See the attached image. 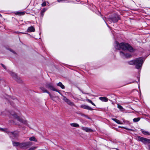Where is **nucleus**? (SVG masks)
Here are the masks:
<instances>
[{
	"label": "nucleus",
	"mask_w": 150,
	"mask_h": 150,
	"mask_svg": "<svg viewBox=\"0 0 150 150\" xmlns=\"http://www.w3.org/2000/svg\"><path fill=\"white\" fill-rule=\"evenodd\" d=\"M148 149L149 150H150V145H148Z\"/></svg>",
	"instance_id": "nucleus-38"
},
{
	"label": "nucleus",
	"mask_w": 150,
	"mask_h": 150,
	"mask_svg": "<svg viewBox=\"0 0 150 150\" xmlns=\"http://www.w3.org/2000/svg\"><path fill=\"white\" fill-rule=\"evenodd\" d=\"M46 9L44 8L41 11V15L42 17H43L44 12L46 11Z\"/></svg>",
	"instance_id": "nucleus-27"
},
{
	"label": "nucleus",
	"mask_w": 150,
	"mask_h": 150,
	"mask_svg": "<svg viewBox=\"0 0 150 150\" xmlns=\"http://www.w3.org/2000/svg\"><path fill=\"white\" fill-rule=\"evenodd\" d=\"M34 31L35 28L33 26L28 27L27 30V32H34Z\"/></svg>",
	"instance_id": "nucleus-14"
},
{
	"label": "nucleus",
	"mask_w": 150,
	"mask_h": 150,
	"mask_svg": "<svg viewBox=\"0 0 150 150\" xmlns=\"http://www.w3.org/2000/svg\"><path fill=\"white\" fill-rule=\"evenodd\" d=\"M43 150L42 149H40V150Z\"/></svg>",
	"instance_id": "nucleus-42"
},
{
	"label": "nucleus",
	"mask_w": 150,
	"mask_h": 150,
	"mask_svg": "<svg viewBox=\"0 0 150 150\" xmlns=\"http://www.w3.org/2000/svg\"><path fill=\"white\" fill-rule=\"evenodd\" d=\"M9 134L10 135H12L14 137H16L18 136V133L16 132H9Z\"/></svg>",
	"instance_id": "nucleus-12"
},
{
	"label": "nucleus",
	"mask_w": 150,
	"mask_h": 150,
	"mask_svg": "<svg viewBox=\"0 0 150 150\" xmlns=\"http://www.w3.org/2000/svg\"><path fill=\"white\" fill-rule=\"evenodd\" d=\"M41 5L42 6H46V4L45 2H44Z\"/></svg>",
	"instance_id": "nucleus-33"
},
{
	"label": "nucleus",
	"mask_w": 150,
	"mask_h": 150,
	"mask_svg": "<svg viewBox=\"0 0 150 150\" xmlns=\"http://www.w3.org/2000/svg\"><path fill=\"white\" fill-rule=\"evenodd\" d=\"M87 100L88 102H89V103H92V101L91 100H89V99H87Z\"/></svg>",
	"instance_id": "nucleus-34"
},
{
	"label": "nucleus",
	"mask_w": 150,
	"mask_h": 150,
	"mask_svg": "<svg viewBox=\"0 0 150 150\" xmlns=\"http://www.w3.org/2000/svg\"><path fill=\"white\" fill-rule=\"evenodd\" d=\"M48 94L50 96L51 99L53 101H55V98H56V97L53 96L50 94V92L49 93H48Z\"/></svg>",
	"instance_id": "nucleus-25"
},
{
	"label": "nucleus",
	"mask_w": 150,
	"mask_h": 150,
	"mask_svg": "<svg viewBox=\"0 0 150 150\" xmlns=\"http://www.w3.org/2000/svg\"><path fill=\"white\" fill-rule=\"evenodd\" d=\"M20 143L18 142H13V146H18L20 147Z\"/></svg>",
	"instance_id": "nucleus-18"
},
{
	"label": "nucleus",
	"mask_w": 150,
	"mask_h": 150,
	"mask_svg": "<svg viewBox=\"0 0 150 150\" xmlns=\"http://www.w3.org/2000/svg\"><path fill=\"white\" fill-rule=\"evenodd\" d=\"M32 144V143L30 142H23L20 143V148H21L26 149L28 146Z\"/></svg>",
	"instance_id": "nucleus-5"
},
{
	"label": "nucleus",
	"mask_w": 150,
	"mask_h": 150,
	"mask_svg": "<svg viewBox=\"0 0 150 150\" xmlns=\"http://www.w3.org/2000/svg\"><path fill=\"white\" fill-rule=\"evenodd\" d=\"M115 44L116 45L115 46V47L116 49L119 50L121 48V44H120L119 43L117 42H116Z\"/></svg>",
	"instance_id": "nucleus-13"
},
{
	"label": "nucleus",
	"mask_w": 150,
	"mask_h": 150,
	"mask_svg": "<svg viewBox=\"0 0 150 150\" xmlns=\"http://www.w3.org/2000/svg\"><path fill=\"white\" fill-rule=\"evenodd\" d=\"M29 140L30 141H33L34 142H37V139L34 137H32L29 138Z\"/></svg>",
	"instance_id": "nucleus-24"
},
{
	"label": "nucleus",
	"mask_w": 150,
	"mask_h": 150,
	"mask_svg": "<svg viewBox=\"0 0 150 150\" xmlns=\"http://www.w3.org/2000/svg\"><path fill=\"white\" fill-rule=\"evenodd\" d=\"M36 148V147H33L30 148L29 150H34Z\"/></svg>",
	"instance_id": "nucleus-31"
},
{
	"label": "nucleus",
	"mask_w": 150,
	"mask_h": 150,
	"mask_svg": "<svg viewBox=\"0 0 150 150\" xmlns=\"http://www.w3.org/2000/svg\"><path fill=\"white\" fill-rule=\"evenodd\" d=\"M11 114L12 116H13L14 118L16 119L20 122L25 125H27V121L26 120H25L21 118L19 116H18L14 112H11Z\"/></svg>",
	"instance_id": "nucleus-2"
},
{
	"label": "nucleus",
	"mask_w": 150,
	"mask_h": 150,
	"mask_svg": "<svg viewBox=\"0 0 150 150\" xmlns=\"http://www.w3.org/2000/svg\"><path fill=\"white\" fill-rule=\"evenodd\" d=\"M84 116H85L88 119H90V118L87 115H83Z\"/></svg>",
	"instance_id": "nucleus-36"
},
{
	"label": "nucleus",
	"mask_w": 150,
	"mask_h": 150,
	"mask_svg": "<svg viewBox=\"0 0 150 150\" xmlns=\"http://www.w3.org/2000/svg\"><path fill=\"white\" fill-rule=\"evenodd\" d=\"M25 12H17L15 13L16 15H23L25 14Z\"/></svg>",
	"instance_id": "nucleus-28"
},
{
	"label": "nucleus",
	"mask_w": 150,
	"mask_h": 150,
	"mask_svg": "<svg viewBox=\"0 0 150 150\" xmlns=\"http://www.w3.org/2000/svg\"><path fill=\"white\" fill-rule=\"evenodd\" d=\"M92 105H94V106H95V104L94 103H93V102H92V103H91Z\"/></svg>",
	"instance_id": "nucleus-39"
},
{
	"label": "nucleus",
	"mask_w": 150,
	"mask_h": 150,
	"mask_svg": "<svg viewBox=\"0 0 150 150\" xmlns=\"http://www.w3.org/2000/svg\"><path fill=\"white\" fill-rule=\"evenodd\" d=\"M57 0L59 2L63 1L62 0Z\"/></svg>",
	"instance_id": "nucleus-40"
},
{
	"label": "nucleus",
	"mask_w": 150,
	"mask_h": 150,
	"mask_svg": "<svg viewBox=\"0 0 150 150\" xmlns=\"http://www.w3.org/2000/svg\"><path fill=\"white\" fill-rule=\"evenodd\" d=\"M57 85L58 86L60 87L61 88H62V89H64V88H65L64 86L62 84V83L61 82H59L57 84Z\"/></svg>",
	"instance_id": "nucleus-19"
},
{
	"label": "nucleus",
	"mask_w": 150,
	"mask_h": 150,
	"mask_svg": "<svg viewBox=\"0 0 150 150\" xmlns=\"http://www.w3.org/2000/svg\"><path fill=\"white\" fill-rule=\"evenodd\" d=\"M120 54L122 57H125L126 58H129L131 57V55L129 53L125 54L124 52H120Z\"/></svg>",
	"instance_id": "nucleus-9"
},
{
	"label": "nucleus",
	"mask_w": 150,
	"mask_h": 150,
	"mask_svg": "<svg viewBox=\"0 0 150 150\" xmlns=\"http://www.w3.org/2000/svg\"><path fill=\"white\" fill-rule=\"evenodd\" d=\"M135 59L134 60H132L128 62V63L130 65H135Z\"/></svg>",
	"instance_id": "nucleus-20"
},
{
	"label": "nucleus",
	"mask_w": 150,
	"mask_h": 150,
	"mask_svg": "<svg viewBox=\"0 0 150 150\" xmlns=\"http://www.w3.org/2000/svg\"><path fill=\"white\" fill-rule=\"evenodd\" d=\"M142 132L143 134L146 135H150V133H149V132L147 131H144V130H142Z\"/></svg>",
	"instance_id": "nucleus-26"
},
{
	"label": "nucleus",
	"mask_w": 150,
	"mask_h": 150,
	"mask_svg": "<svg viewBox=\"0 0 150 150\" xmlns=\"http://www.w3.org/2000/svg\"><path fill=\"white\" fill-rule=\"evenodd\" d=\"M140 120L139 117L135 118L133 119V121L134 122H136L139 121Z\"/></svg>",
	"instance_id": "nucleus-29"
},
{
	"label": "nucleus",
	"mask_w": 150,
	"mask_h": 150,
	"mask_svg": "<svg viewBox=\"0 0 150 150\" xmlns=\"http://www.w3.org/2000/svg\"><path fill=\"white\" fill-rule=\"evenodd\" d=\"M138 140L145 144L150 143V139L144 138L140 136L138 137Z\"/></svg>",
	"instance_id": "nucleus-6"
},
{
	"label": "nucleus",
	"mask_w": 150,
	"mask_h": 150,
	"mask_svg": "<svg viewBox=\"0 0 150 150\" xmlns=\"http://www.w3.org/2000/svg\"><path fill=\"white\" fill-rule=\"evenodd\" d=\"M124 128L125 129H127V130H131V129H128V128H125L124 127Z\"/></svg>",
	"instance_id": "nucleus-41"
},
{
	"label": "nucleus",
	"mask_w": 150,
	"mask_h": 150,
	"mask_svg": "<svg viewBox=\"0 0 150 150\" xmlns=\"http://www.w3.org/2000/svg\"><path fill=\"white\" fill-rule=\"evenodd\" d=\"M10 51L12 52L13 54H15L16 53L15 52L12 50H10Z\"/></svg>",
	"instance_id": "nucleus-35"
},
{
	"label": "nucleus",
	"mask_w": 150,
	"mask_h": 150,
	"mask_svg": "<svg viewBox=\"0 0 150 150\" xmlns=\"http://www.w3.org/2000/svg\"><path fill=\"white\" fill-rule=\"evenodd\" d=\"M40 89L42 91L43 93H46L48 94L49 93V92L45 88L40 87Z\"/></svg>",
	"instance_id": "nucleus-17"
},
{
	"label": "nucleus",
	"mask_w": 150,
	"mask_h": 150,
	"mask_svg": "<svg viewBox=\"0 0 150 150\" xmlns=\"http://www.w3.org/2000/svg\"><path fill=\"white\" fill-rule=\"evenodd\" d=\"M99 99L103 102H107L108 101V99L105 97H100L99 98Z\"/></svg>",
	"instance_id": "nucleus-15"
},
{
	"label": "nucleus",
	"mask_w": 150,
	"mask_h": 150,
	"mask_svg": "<svg viewBox=\"0 0 150 150\" xmlns=\"http://www.w3.org/2000/svg\"><path fill=\"white\" fill-rule=\"evenodd\" d=\"M57 91H56V92H58V93H59L61 95H62V94L59 92V91L58 90H57Z\"/></svg>",
	"instance_id": "nucleus-37"
},
{
	"label": "nucleus",
	"mask_w": 150,
	"mask_h": 150,
	"mask_svg": "<svg viewBox=\"0 0 150 150\" xmlns=\"http://www.w3.org/2000/svg\"><path fill=\"white\" fill-rule=\"evenodd\" d=\"M143 59V57H141L135 59V65L136 69H139L141 68L143 63L144 60Z\"/></svg>",
	"instance_id": "nucleus-1"
},
{
	"label": "nucleus",
	"mask_w": 150,
	"mask_h": 150,
	"mask_svg": "<svg viewBox=\"0 0 150 150\" xmlns=\"http://www.w3.org/2000/svg\"><path fill=\"white\" fill-rule=\"evenodd\" d=\"M117 107L121 111H123L124 110V108L120 105L118 104Z\"/></svg>",
	"instance_id": "nucleus-23"
},
{
	"label": "nucleus",
	"mask_w": 150,
	"mask_h": 150,
	"mask_svg": "<svg viewBox=\"0 0 150 150\" xmlns=\"http://www.w3.org/2000/svg\"><path fill=\"white\" fill-rule=\"evenodd\" d=\"M46 87L47 88L53 91H57L54 87L53 84L51 83H47L45 85Z\"/></svg>",
	"instance_id": "nucleus-7"
},
{
	"label": "nucleus",
	"mask_w": 150,
	"mask_h": 150,
	"mask_svg": "<svg viewBox=\"0 0 150 150\" xmlns=\"http://www.w3.org/2000/svg\"><path fill=\"white\" fill-rule=\"evenodd\" d=\"M81 107L83 108L86 109L87 110H93V109L92 108L90 107L89 106L85 105H81Z\"/></svg>",
	"instance_id": "nucleus-10"
},
{
	"label": "nucleus",
	"mask_w": 150,
	"mask_h": 150,
	"mask_svg": "<svg viewBox=\"0 0 150 150\" xmlns=\"http://www.w3.org/2000/svg\"><path fill=\"white\" fill-rule=\"evenodd\" d=\"M9 73L13 78L18 82L20 83L22 82L21 80L16 74L12 71H9Z\"/></svg>",
	"instance_id": "nucleus-4"
},
{
	"label": "nucleus",
	"mask_w": 150,
	"mask_h": 150,
	"mask_svg": "<svg viewBox=\"0 0 150 150\" xmlns=\"http://www.w3.org/2000/svg\"><path fill=\"white\" fill-rule=\"evenodd\" d=\"M121 49L124 50H128L131 52L133 50L132 47L127 43H121Z\"/></svg>",
	"instance_id": "nucleus-3"
},
{
	"label": "nucleus",
	"mask_w": 150,
	"mask_h": 150,
	"mask_svg": "<svg viewBox=\"0 0 150 150\" xmlns=\"http://www.w3.org/2000/svg\"><path fill=\"white\" fill-rule=\"evenodd\" d=\"M63 100L67 103L68 104L70 105H72L73 104V103L71 102V101L68 99L65 96H63Z\"/></svg>",
	"instance_id": "nucleus-11"
},
{
	"label": "nucleus",
	"mask_w": 150,
	"mask_h": 150,
	"mask_svg": "<svg viewBox=\"0 0 150 150\" xmlns=\"http://www.w3.org/2000/svg\"><path fill=\"white\" fill-rule=\"evenodd\" d=\"M120 19L119 17L118 16H116L114 17H112L111 18H109L108 20L110 22H116Z\"/></svg>",
	"instance_id": "nucleus-8"
},
{
	"label": "nucleus",
	"mask_w": 150,
	"mask_h": 150,
	"mask_svg": "<svg viewBox=\"0 0 150 150\" xmlns=\"http://www.w3.org/2000/svg\"><path fill=\"white\" fill-rule=\"evenodd\" d=\"M82 129L83 130L86 131V132H90L92 131V130L86 127H82Z\"/></svg>",
	"instance_id": "nucleus-16"
},
{
	"label": "nucleus",
	"mask_w": 150,
	"mask_h": 150,
	"mask_svg": "<svg viewBox=\"0 0 150 150\" xmlns=\"http://www.w3.org/2000/svg\"><path fill=\"white\" fill-rule=\"evenodd\" d=\"M1 65L2 66L4 69H6V67L4 64H1Z\"/></svg>",
	"instance_id": "nucleus-32"
},
{
	"label": "nucleus",
	"mask_w": 150,
	"mask_h": 150,
	"mask_svg": "<svg viewBox=\"0 0 150 150\" xmlns=\"http://www.w3.org/2000/svg\"><path fill=\"white\" fill-rule=\"evenodd\" d=\"M0 131L7 132V129H4L3 128H0Z\"/></svg>",
	"instance_id": "nucleus-30"
},
{
	"label": "nucleus",
	"mask_w": 150,
	"mask_h": 150,
	"mask_svg": "<svg viewBox=\"0 0 150 150\" xmlns=\"http://www.w3.org/2000/svg\"><path fill=\"white\" fill-rule=\"evenodd\" d=\"M112 120L115 121V122H116L117 124H122V123L120 122V121L117 119H115V118H112Z\"/></svg>",
	"instance_id": "nucleus-21"
},
{
	"label": "nucleus",
	"mask_w": 150,
	"mask_h": 150,
	"mask_svg": "<svg viewBox=\"0 0 150 150\" xmlns=\"http://www.w3.org/2000/svg\"><path fill=\"white\" fill-rule=\"evenodd\" d=\"M70 125L71 126L74 127H78L79 126L78 124L75 123H71Z\"/></svg>",
	"instance_id": "nucleus-22"
}]
</instances>
